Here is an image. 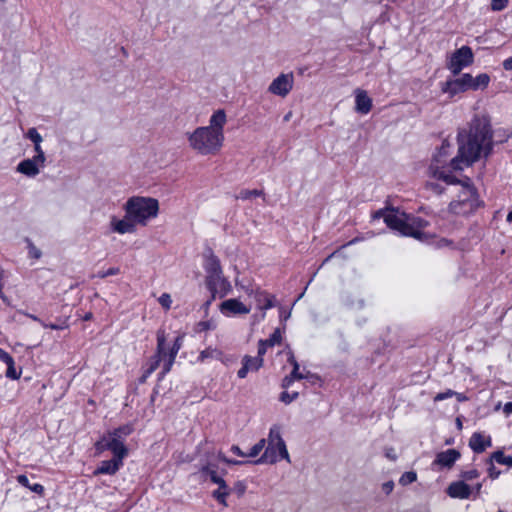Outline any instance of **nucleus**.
Listing matches in <instances>:
<instances>
[{
	"label": "nucleus",
	"instance_id": "obj_1",
	"mask_svg": "<svg viewBox=\"0 0 512 512\" xmlns=\"http://www.w3.org/2000/svg\"><path fill=\"white\" fill-rule=\"evenodd\" d=\"M458 153L447 161L450 154V144L443 142L438 153L433 157L428 168L429 180L425 188L435 194H442L444 187L438 183L455 185L458 181L457 172L481 159L487 158L493 150V132L490 118L486 114H477L469 123L468 128L458 132Z\"/></svg>",
	"mask_w": 512,
	"mask_h": 512
},
{
	"label": "nucleus",
	"instance_id": "obj_2",
	"mask_svg": "<svg viewBox=\"0 0 512 512\" xmlns=\"http://www.w3.org/2000/svg\"><path fill=\"white\" fill-rule=\"evenodd\" d=\"M227 116L224 110H216L209 119V125L200 126L186 133L189 147L202 156L216 155L224 144V126Z\"/></svg>",
	"mask_w": 512,
	"mask_h": 512
},
{
	"label": "nucleus",
	"instance_id": "obj_3",
	"mask_svg": "<svg viewBox=\"0 0 512 512\" xmlns=\"http://www.w3.org/2000/svg\"><path fill=\"white\" fill-rule=\"evenodd\" d=\"M373 218H383L388 227L398 231L403 236L413 237L418 240H423L426 236L424 229L427 227L428 222L419 217L389 209L378 210L374 213Z\"/></svg>",
	"mask_w": 512,
	"mask_h": 512
},
{
	"label": "nucleus",
	"instance_id": "obj_4",
	"mask_svg": "<svg viewBox=\"0 0 512 512\" xmlns=\"http://www.w3.org/2000/svg\"><path fill=\"white\" fill-rule=\"evenodd\" d=\"M132 431V425L127 424L103 434L95 443L97 454L110 450L115 458L124 459L128 455V449L124 443Z\"/></svg>",
	"mask_w": 512,
	"mask_h": 512
},
{
	"label": "nucleus",
	"instance_id": "obj_5",
	"mask_svg": "<svg viewBox=\"0 0 512 512\" xmlns=\"http://www.w3.org/2000/svg\"><path fill=\"white\" fill-rule=\"evenodd\" d=\"M124 210L138 225L146 226L159 213V202L155 198L134 196L127 200Z\"/></svg>",
	"mask_w": 512,
	"mask_h": 512
},
{
	"label": "nucleus",
	"instance_id": "obj_6",
	"mask_svg": "<svg viewBox=\"0 0 512 512\" xmlns=\"http://www.w3.org/2000/svg\"><path fill=\"white\" fill-rule=\"evenodd\" d=\"M456 184H459L457 188V198L451 201L449 210L454 214L460 215H466L475 211L481 205V202L470 179H458Z\"/></svg>",
	"mask_w": 512,
	"mask_h": 512
},
{
	"label": "nucleus",
	"instance_id": "obj_7",
	"mask_svg": "<svg viewBox=\"0 0 512 512\" xmlns=\"http://www.w3.org/2000/svg\"><path fill=\"white\" fill-rule=\"evenodd\" d=\"M489 83L490 76L487 73H481L475 77L469 73H464L456 79L447 80L442 86V91L453 97L469 90H484Z\"/></svg>",
	"mask_w": 512,
	"mask_h": 512
},
{
	"label": "nucleus",
	"instance_id": "obj_8",
	"mask_svg": "<svg viewBox=\"0 0 512 512\" xmlns=\"http://www.w3.org/2000/svg\"><path fill=\"white\" fill-rule=\"evenodd\" d=\"M274 446H277L281 457L290 462L289 453L287 451L284 440L281 437L280 427L274 425L270 428L268 436V445L263 455L256 461V463H276L278 461V455L274 453Z\"/></svg>",
	"mask_w": 512,
	"mask_h": 512
},
{
	"label": "nucleus",
	"instance_id": "obj_9",
	"mask_svg": "<svg viewBox=\"0 0 512 512\" xmlns=\"http://www.w3.org/2000/svg\"><path fill=\"white\" fill-rule=\"evenodd\" d=\"M474 61L472 49L468 46H462L457 49L450 57L447 68L458 75L465 67L470 66Z\"/></svg>",
	"mask_w": 512,
	"mask_h": 512
},
{
	"label": "nucleus",
	"instance_id": "obj_10",
	"mask_svg": "<svg viewBox=\"0 0 512 512\" xmlns=\"http://www.w3.org/2000/svg\"><path fill=\"white\" fill-rule=\"evenodd\" d=\"M294 86V76L292 73H282L278 75L273 81L270 83L268 87V92L285 98L293 89Z\"/></svg>",
	"mask_w": 512,
	"mask_h": 512
},
{
	"label": "nucleus",
	"instance_id": "obj_11",
	"mask_svg": "<svg viewBox=\"0 0 512 512\" xmlns=\"http://www.w3.org/2000/svg\"><path fill=\"white\" fill-rule=\"evenodd\" d=\"M206 285L212 294V299L218 295L220 298L231 291L230 282L224 277L223 272L217 275L206 276Z\"/></svg>",
	"mask_w": 512,
	"mask_h": 512
},
{
	"label": "nucleus",
	"instance_id": "obj_12",
	"mask_svg": "<svg viewBox=\"0 0 512 512\" xmlns=\"http://www.w3.org/2000/svg\"><path fill=\"white\" fill-rule=\"evenodd\" d=\"M166 335L165 332L159 330L157 332V350L155 356L151 359L149 363V367L145 370L143 374V379L149 377L161 364L162 359L167 355V348L165 346Z\"/></svg>",
	"mask_w": 512,
	"mask_h": 512
},
{
	"label": "nucleus",
	"instance_id": "obj_13",
	"mask_svg": "<svg viewBox=\"0 0 512 512\" xmlns=\"http://www.w3.org/2000/svg\"><path fill=\"white\" fill-rule=\"evenodd\" d=\"M219 309L221 313L227 317L236 316V315H246L251 311V307L245 305L237 298H231L223 301Z\"/></svg>",
	"mask_w": 512,
	"mask_h": 512
},
{
	"label": "nucleus",
	"instance_id": "obj_14",
	"mask_svg": "<svg viewBox=\"0 0 512 512\" xmlns=\"http://www.w3.org/2000/svg\"><path fill=\"white\" fill-rule=\"evenodd\" d=\"M137 225L136 221L128 213L121 219L115 216L110 219L111 230L121 235L134 233Z\"/></svg>",
	"mask_w": 512,
	"mask_h": 512
},
{
	"label": "nucleus",
	"instance_id": "obj_15",
	"mask_svg": "<svg viewBox=\"0 0 512 512\" xmlns=\"http://www.w3.org/2000/svg\"><path fill=\"white\" fill-rule=\"evenodd\" d=\"M446 492L451 498L464 500L471 497L473 490L464 481H455L449 484Z\"/></svg>",
	"mask_w": 512,
	"mask_h": 512
},
{
	"label": "nucleus",
	"instance_id": "obj_16",
	"mask_svg": "<svg viewBox=\"0 0 512 512\" xmlns=\"http://www.w3.org/2000/svg\"><path fill=\"white\" fill-rule=\"evenodd\" d=\"M44 164V162H40V160L32 157L21 161L16 169L25 176L35 177L40 173V169L44 167Z\"/></svg>",
	"mask_w": 512,
	"mask_h": 512
},
{
	"label": "nucleus",
	"instance_id": "obj_17",
	"mask_svg": "<svg viewBox=\"0 0 512 512\" xmlns=\"http://www.w3.org/2000/svg\"><path fill=\"white\" fill-rule=\"evenodd\" d=\"M263 365V358L244 356L242 359V367L238 370L237 375L243 379L248 372L258 371Z\"/></svg>",
	"mask_w": 512,
	"mask_h": 512
},
{
	"label": "nucleus",
	"instance_id": "obj_18",
	"mask_svg": "<svg viewBox=\"0 0 512 512\" xmlns=\"http://www.w3.org/2000/svg\"><path fill=\"white\" fill-rule=\"evenodd\" d=\"M355 95V111L360 114H368L372 109V99L368 96L367 92L362 89H356Z\"/></svg>",
	"mask_w": 512,
	"mask_h": 512
},
{
	"label": "nucleus",
	"instance_id": "obj_19",
	"mask_svg": "<svg viewBox=\"0 0 512 512\" xmlns=\"http://www.w3.org/2000/svg\"><path fill=\"white\" fill-rule=\"evenodd\" d=\"M469 446L474 452L481 453L491 446V438L481 432H475L469 440Z\"/></svg>",
	"mask_w": 512,
	"mask_h": 512
},
{
	"label": "nucleus",
	"instance_id": "obj_20",
	"mask_svg": "<svg viewBox=\"0 0 512 512\" xmlns=\"http://www.w3.org/2000/svg\"><path fill=\"white\" fill-rule=\"evenodd\" d=\"M460 457V453L455 449H448L437 454L434 464L441 467H451Z\"/></svg>",
	"mask_w": 512,
	"mask_h": 512
},
{
	"label": "nucleus",
	"instance_id": "obj_21",
	"mask_svg": "<svg viewBox=\"0 0 512 512\" xmlns=\"http://www.w3.org/2000/svg\"><path fill=\"white\" fill-rule=\"evenodd\" d=\"M122 465H123V459H120V458L114 457L112 460L102 461L100 463L99 467L94 471V475H99V474L113 475L120 469V467Z\"/></svg>",
	"mask_w": 512,
	"mask_h": 512
},
{
	"label": "nucleus",
	"instance_id": "obj_22",
	"mask_svg": "<svg viewBox=\"0 0 512 512\" xmlns=\"http://www.w3.org/2000/svg\"><path fill=\"white\" fill-rule=\"evenodd\" d=\"M0 360L7 365L6 377L10 379H18L20 372L16 369L13 358L3 349L0 348Z\"/></svg>",
	"mask_w": 512,
	"mask_h": 512
},
{
	"label": "nucleus",
	"instance_id": "obj_23",
	"mask_svg": "<svg viewBox=\"0 0 512 512\" xmlns=\"http://www.w3.org/2000/svg\"><path fill=\"white\" fill-rule=\"evenodd\" d=\"M207 359L220 360L224 364H227L229 360L227 357H225L224 353L220 349L214 347H207L206 349L200 352L198 360L200 362H204Z\"/></svg>",
	"mask_w": 512,
	"mask_h": 512
},
{
	"label": "nucleus",
	"instance_id": "obj_24",
	"mask_svg": "<svg viewBox=\"0 0 512 512\" xmlns=\"http://www.w3.org/2000/svg\"><path fill=\"white\" fill-rule=\"evenodd\" d=\"M254 300L257 304V308L260 310H267L274 307V297L261 289L255 293Z\"/></svg>",
	"mask_w": 512,
	"mask_h": 512
},
{
	"label": "nucleus",
	"instance_id": "obj_25",
	"mask_svg": "<svg viewBox=\"0 0 512 512\" xmlns=\"http://www.w3.org/2000/svg\"><path fill=\"white\" fill-rule=\"evenodd\" d=\"M288 361L292 364L293 370L289 376H286L283 379L282 385L284 388L289 387L294 380H301L306 377L304 374H297V371L299 370L300 367L292 352L289 353Z\"/></svg>",
	"mask_w": 512,
	"mask_h": 512
},
{
	"label": "nucleus",
	"instance_id": "obj_26",
	"mask_svg": "<svg viewBox=\"0 0 512 512\" xmlns=\"http://www.w3.org/2000/svg\"><path fill=\"white\" fill-rule=\"evenodd\" d=\"M204 268L207 273V276L217 275L219 273H222L220 261H219L218 257H216L213 254H210L209 256L206 257Z\"/></svg>",
	"mask_w": 512,
	"mask_h": 512
},
{
	"label": "nucleus",
	"instance_id": "obj_27",
	"mask_svg": "<svg viewBox=\"0 0 512 512\" xmlns=\"http://www.w3.org/2000/svg\"><path fill=\"white\" fill-rule=\"evenodd\" d=\"M175 356H173L172 354H170L168 351H167V355L166 357H164V359H162V371L161 373L159 374V379H163L165 377V375L171 370L174 362H175Z\"/></svg>",
	"mask_w": 512,
	"mask_h": 512
},
{
	"label": "nucleus",
	"instance_id": "obj_28",
	"mask_svg": "<svg viewBox=\"0 0 512 512\" xmlns=\"http://www.w3.org/2000/svg\"><path fill=\"white\" fill-rule=\"evenodd\" d=\"M491 459L496 461L498 464L512 467V456H507L502 451L494 452L491 456Z\"/></svg>",
	"mask_w": 512,
	"mask_h": 512
},
{
	"label": "nucleus",
	"instance_id": "obj_29",
	"mask_svg": "<svg viewBox=\"0 0 512 512\" xmlns=\"http://www.w3.org/2000/svg\"><path fill=\"white\" fill-rule=\"evenodd\" d=\"M235 285L244 293H246L248 297H252L253 299L255 297V293L260 291V288L258 287H254L252 285H244L238 278L235 279Z\"/></svg>",
	"mask_w": 512,
	"mask_h": 512
},
{
	"label": "nucleus",
	"instance_id": "obj_30",
	"mask_svg": "<svg viewBox=\"0 0 512 512\" xmlns=\"http://www.w3.org/2000/svg\"><path fill=\"white\" fill-rule=\"evenodd\" d=\"M203 472L210 477L211 481L219 485L220 489H225V486H227L225 481L219 477L214 470H211L209 467H205L203 468Z\"/></svg>",
	"mask_w": 512,
	"mask_h": 512
},
{
	"label": "nucleus",
	"instance_id": "obj_31",
	"mask_svg": "<svg viewBox=\"0 0 512 512\" xmlns=\"http://www.w3.org/2000/svg\"><path fill=\"white\" fill-rule=\"evenodd\" d=\"M261 195H263V192L261 190H257V189H254V190H242L237 195V199L249 200V199H252L254 197H259Z\"/></svg>",
	"mask_w": 512,
	"mask_h": 512
},
{
	"label": "nucleus",
	"instance_id": "obj_32",
	"mask_svg": "<svg viewBox=\"0 0 512 512\" xmlns=\"http://www.w3.org/2000/svg\"><path fill=\"white\" fill-rule=\"evenodd\" d=\"M417 480V474L414 471H408L402 474V476L399 479V484L402 486H406L408 484H411Z\"/></svg>",
	"mask_w": 512,
	"mask_h": 512
},
{
	"label": "nucleus",
	"instance_id": "obj_33",
	"mask_svg": "<svg viewBox=\"0 0 512 512\" xmlns=\"http://www.w3.org/2000/svg\"><path fill=\"white\" fill-rule=\"evenodd\" d=\"M265 439H261L259 440L250 450L249 452L247 453V457H256L260 454V452L264 449L265 447Z\"/></svg>",
	"mask_w": 512,
	"mask_h": 512
},
{
	"label": "nucleus",
	"instance_id": "obj_34",
	"mask_svg": "<svg viewBox=\"0 0 512 512\" xmlns=\"http://www.w3.org/2000/svg\"><path fill=\"white\" fill-rule=\"evenodd\" d=\"M229 495L228 487L225 486V489H220V487L213 492V496L224 506H227L226 497Z\"/></svg>",
	"mask_w": 512,
	"mask_h": 512
},
{
	"label": "nucleus",
	"instance_id": "obj_35",
	"mask_svg": "<svg viewBox=\"0 0 512 512\" xmlns=\"http://www.w3.org/2000/svg\"><path fill=\"white\" fill-rule=\"evenodd\" d=\"M264 341H265V343L268 344L269 347H272L274 345L280 344L281 341H282V334H281L280 329H276L272 333V335L268 339H266Z\"/></svg>",
	"mask_w": 512,
	"mask_h": 512
},
{
	"label": "nucleus",
	"instance_id": "obj_36",
	"mask_svg": "<svg viewBox=\"0 0 512 512\" xmlns=\"http://www.w3.org/2000/svg\"><path fill=\"white\" fill-rule=\"evenodd\" d=\"M27 138H29L34 144H41L43 139L42 136L38 133L36 128H30L26 134Z\"/></svg>",
	"mask_w": 512,
	"mask_h": 512
},
{
	"label": "nucleus",
	"instance_id": "obj_37",
	"mask_svg": "<svg viewBox=\"0 0 512 512\" xmlns=\"http://www.w3.org/2000/svg\"><path fill=\"white\" fill-rule=\"evenodd\" d=\"M158 302L159 304L165 309V310H169L171 308V305H172V298H171V295L168 294V293H163L159 298H158Z\"/></svg>",
	"mask_w": 512,
	"mask_h": 512
},
{
	"label": "nucleus",
	"instance_id": "obj_38",
	"mask_svg": "<svg viewBox=\"0 0 512 512\" xmlns=\"http://www.w3.org/2000/svg\"><path fill=\"white\" fill-rule=\"evenodd\" d=\"M216 326L214 320L201 321L197 325L199 331L215 330Z\"/></svg>",
	"mask_w": 512,
	"mask_h": 512
},
{
	"label": "nucleus",
	"instance_id": "obj_39",
	"mask_svg": "<svg viewBox=\"0 0 512 512\" xmlns=\"http://www.w3.org/2000/svg\"><path fill=\"white\" fill-rule=\"evenodd\" d=\"M509 0H492L491 1V9L493 11H502L508 5Z\"/></svg>",
	"mask_w": 512,
	"mask_h": 512
},
{
	"label": "nucleus",
	"instance_id": "obj_40",
	"mask_svg": "<svg viewBox=\"0 0 512 512\" xmlns=\"http://www.w3.org/2000/svg\"><path fill=\"white\" fill-rule=\"evenodd\" d=\"M182 344H183V336H178L175 341H174V344L172 346V348L168 349V352L170 354H172L173 356H177V353L178 351L181 349L182 347Z\"/></svg>",
	"mask_w": 512,
	"mask_h": 512
},
{
	"label": "nucleus",
	"instance_id": "obj_41",
	"mask_svg": "<svg viewBox=\"0 0 512 512\" xmlns=\"http://www.w3.org/2000/svg\"><path fill=\"white\" fill-rule=\"evenodd\" d=\"M120 273V269L118 267H111L109 268L108 270H105V271H99L97 273V277L99 278H106L108 276H113V275H117Z\"/></svg>",
	"mask_w": 512,
	"mask_h": 512
},
{
	"label": "nucleus",
	"instance_id": "obj_42",
	"mask_svg": "<svg viewBox=\"0 0 512 512\" xmlns=\"http://www.w3.org/2000/svg\"><path fill=\"white\" fill-rule=\"evenodd\" d=\"M455 394V391L451 390V389H448L447 391L445 392H441V393H438L435 397H434V401L438 402V401H442V400H445V399H448V398H451L453 397Z\"/></svg>",
	"mask_w": 512,
	"mask_h": 512
},
{
	"label": "nucleus",
	"instance_id": "obj_43",
	"mask_svg": "<svg viewBox=\"0 0 512 512\" xmlns=\"http://www.w3.org/2000/svg\"><path fill=\"white\" fill-rule=\"evenodd\" d=\"M34 151L36 152V155L33 156V158H36V159L40 160V162L45 163L46 157H45L44 151L42 150L41 144H34Z\"/></svg>",
	"mask_w": 512,
	"mask_h": 512
},
{
	"label": "nucleus",
	"instance_id": "obj_44",
	"mask_svg": "<svg viewBox=\"0 0 512 512\" xmlns=\"http://www.w3.org/2000/svg\"><path fill=\"white\" fill-rule=\"evenodd\" d=\"M298 396V393L295 392L293 394H289L288 392H283L280 396V400L286 404L291 403L293 400H295Z\"/></svg>",
	"mask_w": 512,
	"mask_h": 512
},
{
	"label": "nucleus",
	"instance_id": "obj_45",
	"mask_svg": "<svg viewBox=\"0 0 512 512\" xmlns=\"http://www.w3.org/2000/svg\"><path fill=\"white\" fill-rule=\"evenodd\" d=\"M479 477V472L476 469L468 470L462 473V478L465 480H473Z\"/></svg>",
	"mask_w": 512,
	"mask_h": 512
},
{
	"label": "nucleus",
	"instance_id": "obj_46",
	"mask_svg": "<svg viewBox=\"0 0 512 512\" xmlns=\"http://www.w3.org/2000/svg\"><path fill=\"white\" fill-rule=\"evenodd\" d=\"M28 254L31 258H34V259H39L42 255L40 249H38L36 246H34L33 244H30L29 245V251H28Z\"/></svg>",
	"mask_w": 512,
	"mask_h": 512
},
{
	"label": "nucleus",
	"instance_id": "obj_47",
	"mask_svg": "<svg viewBox=\"0 0 512 512\" xmlns=\"http://www.w3.org/2000/svg\"><path fill=\"white\" fill-rule=\"evenodd\" d=\"M218 458H219L222 462H224V463H226V464H229V465H241V464H244V463H245V462H243V461H238V460H232V459H229V458H227L225 455H223V454H221V453L218 455Z\"/></svg>",
	"mask_w": 512,
	"mask_h": 512
},
{
	"label": "nucleus",
	"instance_id": "obj_48",
	"mask_svg": "<svg viewBox=\"0 0 512 512\" xmlns=\"http://www.w3.org/2000/svg\"><path fill=\"white\" fill-rule=\"evenodd\" d=\"M267 347H269L268 344L265 343L264 340H260L257 357L263 358V355L266 353Z\"/></svg>",
	"mask_w": 512,
	"mask_h": 512
},
{
	"label": "nucleus",
	"instance_id": "obj_49",
	"mask_svg": "<svg viewBox=\"0 0 512 512\" xmlns=\"http://www.w3.org/2000/svg\"><path fill=\"white\" fill-rule=\"evenodd\" d=\"M488 474H489V477L492 478V479H496L499 477L500 475V471L497 470L495 468V466L493 465V463H490V467L488 469Z\"/></svg>",
	"mask_w": 512,
	"mask_h": 512
},
{
	"label": "nucleus",
	"instance_id": "obj_50",
	"mask_svg": "<svg viewBox=\"0 0 512 512\" xmlns=\"http://www.w3.org/2000/svg\"><path fill=\"white\" fill-rule=\"evenodd\" d=\"M17 481H18L19 484H21L22 486H24V487H26L28 489L31 486L26 475H18L17 476Z\"/></svg>",
	"mask_w": 512,
	"mask_h": 512
},
{
	"label": "nucleus",
	"instance_id": "obj_51",
	"mask_svg": "<svg viewBox=\"0 0 512 512\" xmlns=\"http://www.w3.org/2000/svg\"><path fill=\"white\" fill-rule=\"evenodd\" d=\"M32 492L37 493L39 495H43L44 493V487L41 484H33L29 488Z\"/></svg>",
	"mask_w": 512,
	"mask_h": 512
},
{
	"label": "nucleus",
	"instance_id": "obj_52",
	"mask_svg": "<svg viewBox=\"0 0 512 512\" xmlns=\"http://www.w3.org/2000/svg\"><path fill=\"white\" fill-rule=\"evenodd\" d=\"M42 326L45 328L49 327L54 330L66 329L68 327V325L66 323H63L62 325L42 323Z\"/></svg>",
	"mask_w": 512,
	"mask_h": 512
},
{
	"label": "nucleus",
	"instance_id": "obj_53",
	"mask_svg": "<svg viewBox=\"0 0 512 512\" xmlns=\"http://www.w3.org/2000/svg\"><path fill=\"white\" fill-rule=\"evenodd\" d=\"M394 488V483L392 481H388V482H385L383 485H382V490L386 493V494H389L392 492Z\"/></svg>",
	"mask_w": 512,
	"mask_h": 512
},
{
	"label": "nucleus",
	"instance_id": "obj_54",
	"mask_svg": "<svg viewBox=\"0 0 512 512\" xmlns=\"http://www.w3.org/2000/svg\"><path fill=\"white\" fill-rule=\"evenodd\" d=\"M385 456L392 461H395L397 459L396 452L393 448H387L385 450Z\"/></svg>",
	"mask_w": 512,
	"mask_h": 512
},
{
	"label": "nucleus",
	"instance_id": "obj_55",
	"mask_svg": "<svg viewBox=\"0 0 512 512\" xmlns=\"http://www.w3.org/2000/svg\"><path fill=\"white\" fill-rule=\"evenodd\" d=\"M230 450L239 457H247V453H244L237 445H233Z\"/></svg>",
	"mask_w": 512,
	"mask_h": 512
},
{
	"label": "nucleus",
	"instance_id": "obj_56",
	"mask_svg": "<svg viewBox=\"0 0 512 512\" xmlns=\"http://www.w3.org/2000/svg\"><path fill=\"white\" fill-rule=\"evenodd\" d=\"M503 68L506 71H512V56L503 61Z\"/></svg>",
	"mask_w": 512,
	"mask_h": 512
},
{
	"label": "nucleus",
	"instance_id": "obj_57",
	"mask_svg": "<svg viewBox=\"0 0 512 512\" xmlns=\"http://www.w3.org/2000/svg\"><path fill=\"white\" fill-rule=\"evenodd\" d=\"M454 396L457 398L459 402H464L468 400V398L463 393L455 392Z\"/></svg>",
	"mask_w": 512,
	"mask_h": 512
},
{
	"label": "nucleus",
	"instance_id": "obj_58",
	"mask_svg": "<svg viewBox=\"0 0 512 512\" xmlns=\"http://www.w3.org/2000/svg\"><path fill=\"white\" fill-rule=\"evenodd\" d=\"M482 488V483H477L474 488H472L473 492L475 493V497H477L480 494Z\"/></svg>",
	"mask_w": 512,
	"mask_h": 512
},
{
	"label": "nucleus",
	"instance_id": "obj_59",
	"mask_svg": "<svg viewBox=\"0 0 512 512\" xmlns=\"http://www.w3.org/2000/svg\"><path fill=\"white\" fill-rule=\"evenodd\" d=\"M504 412L506 414H511L512 413V402H508L504 405Z\"/></svg>",
	"mask_w": 512,
	"mask_h": 512
},
{
	"label": "nucleus",
	"instance_id": "obj_60",
	"mask_svg": "<svg viewBox=\"0 0 512 512\" xmlns=\"http://www.w3.org/2000/svg\"><path fill=\"white\" fill-rule=\"evenodd\" d=\"M28 316H29L32 320L39 322L41 325H42V323H44L40 318H38V317H37V316H35V315L30 314V315H28Z\"/></svg>",
	"mask_w": 512,
	"mask_h": 512
},
{
	"label": "nucleus",
	"instance_id": "obj_61",
	"mask_svg": "<svg viewBox=\"0 0 512 512\" xmlns=\"http://www.w3.org/2000/svg\"><path fill=\"white\" fill-rule=\"evenodd\" d=\"M456 426L459 430L462 429V421L459 417L456 419Z\"/></svg>",
	"mask_w": 512,
	"mask_h": 512
},
{
	"label": "nucleus",
	"instance_id": "obj_62",
	"mask_svg": "<svg viewBox=\"0 0 512 512\" xmlns=\"http://www.w3.org/2000/svg\"><path fill=\"white\" fill-rule=\"evenodd\" d=\"M274 453L278 455V460H279V459H283V458L281 457V455L279 454V451H278V449H277V446H274Z\"/></svg>",
	"mask_w": 512,
	"mask_h": 512
},
{
	"label": "nucleus",
	"instance_id": "obj_63",
	"mask_svg": "<svg viewBox=\"0 0 512 512\" xmlns=\"http://www.w3.org/2000/svg\"><path fill=\"white\" fill-rule=\"evenodd\" d=\"M507 221L512 223V211L508 213L507 215Z\"/></svg>",
	"mask_w": 512,
	"mask_h": 512
},
{
	"label": "nucleus",
	"instance_id": "obj_64",
	"mask_svg": "<svg viewBox=\"0 0 512 512\" xmlns=\"http://www.w3.org/2000/svg\"><path fill=\"white\" fill-rule=\"evenodd\" d=\"M290 117H291V113H288L287 115H285L284 120L288 121L290 119Z\"/></svg>",
	"mask_w": 512,
	"mask_h": 512
}]
</instances>
